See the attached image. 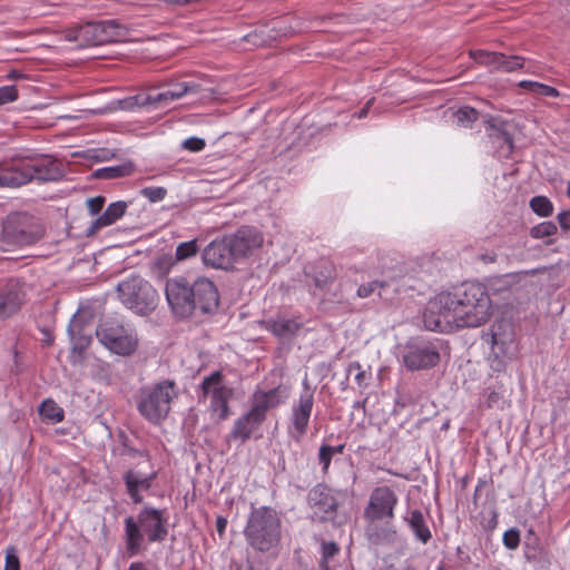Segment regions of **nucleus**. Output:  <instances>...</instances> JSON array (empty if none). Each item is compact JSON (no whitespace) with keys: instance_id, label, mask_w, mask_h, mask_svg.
I'll list each match as a JSON object with an SVG mask.
<instances>
[{"instance_id":"2f4dec72","label":"nucleus","mask_w":570,"mask_h":570,"mask_svg":"<svg viewBox=\"0 0 570 570\" xmlns=\"http://www.w3.org/2000/svg\"><path fill=\"white\" fill-rule=\"evenodd\" d=\"M132 166L130 164H124L118 166L105 167L96 170L95 176L102 179H112L118 177H125L130 175Z\"/></svg>"},{"instance_id":"7c9ffc66","label":"nucleus","mask_w":570,"mask_h":570,"mask_svg":"<svg viewBox=\"0 0 570 570\" xmlns=\"http://www.w3.org/2000/svg\"><path fill=\"white\" fill-rule=\"evenodd\" d=\"M40 415L51 423H59L65 417V412L53 400H45L39 407Z\"/></svg>"},{"instance_id":"3c124183","label":"nucleus","mask_w":570,"mask_h":570,"mask_svg":"<svg viewBox=\"0 0 570 570\" xmlns=\"http://www.w3.org/2000/svg\"><path fill=\"white\" fill-rule=\"evenodd\" d=\"M385 259H386L385 257L380 258L379 269H380L381 274L386 276L389 279H393V278L397 277L400 274L396 272L395 266L389 265L385 262Z\"/></svg>"},{"instance_id":"b1692460","label":"nucleus","mask_w":570,"mask_h":570,"mask_svg":"<svg viewBox=\"0 0 570 570\" xmlns=\"http://www.w3.org/2000/svg\"><path fill=\"white\" fill-rule=\"evenodd\" d=\"M127 206V203L121 200L109 204L106 210L91 223L87 229V236H92L99 229L117 222L126 213Z\"/></svg>"},{"instance_id":"cd10ccee","label":"nucleus","mask_w":570,"mask_h":570,"mask_svg":"<svg viewBox=\"0 0 570 570\" xmlns=\"http://www.w3.org/2000/svg\"><path fill=\"white\" fill-rule=\"evenodd\" d=\"M491 332V344L493 350L498 348L500 353H507L508 345L513 342L511 325L505 322L494 323Z\"/></svg>"},{"instance_id":"20e7f679","label":"nucleus","mask_w":570,"mask_h":570,"mask_svg":"<svg viewBox=\"0 0 570 570\" xmlns=\"http://www.w3.org/2000/svg\"><path fill=\"white\" fill-rule=\"evenodd\" d=\"M455 304L459 327H476L484 324L491 315V299L485 286L466 283L462 289L452 294Z\"/></svg>"},{"instance_id":"69168bd1","label":"nucleus","mask_w":570,"mask_h":570,"mask_svg":"<svg viewBox=\"0 0 570 570\" xmlns=\"http://www.w3.org/2000/svg\"><path fill=\"white\" fill-rule=\"evenodd\" d=\"M498 399V394L492 392L490 395H489V401L490 402H494L495 400Z\"/></svg>"},{"instance_id":"4be33fe9","label":"nucleus","mask_w":570,"mask_h":570,"mask_svg":"<svg viewBox=\"0 0 570 570\" xmlns=\"http://www.w3.org/2000/svg\"><path fill=\"white\" fill-rule=\"evenodd\" d=\"M282 403L281 393L278 389H272L269 391L255 392L250 400V409L259 414L265 421L267 412L275 409Z\"/></svg>"},{"instance_id":"ddd939ff","label":"nucleus","mask_w":570,"mask_h":570,"mask_svg":"<svg viewBox=\"0 0 570 570\" xmlns=\"http://www.w3.org/2000/svg\"><path fill=\"white\" fill-rule=\"evenodd\" d=\"M200 397H209V409L219 421L230 415L228 402L234 395V389L225 384L222 371H215L205 376L199 385Z\"/></svg>"},{"instance_id":"4c0bfd02","label":"nucleus","mask_w":570,"mask_h":570,"mask_svg":"<svg viewBox=\"0 0 570 570\" xmlns=\"http://www.w3.org/2000/svg\"><path fill=\"white\" fill-rule=\"evenodd\" d=\"M520 86L522 88H527L530 91L535 92L541 96H546V97H558L559 96V91L556 88L550 87L548 85L540 83V82L521 81Z\"/></svg>"},{"instance_id":"0e129e2a","label":"nucleus","mask_w":570,"mask_h":570,"mask_svg":"<svg viewBox=\"0 0 570 570\" xmlns=\"http://www.w3.org/2000/svg\"><path fill=\"white\" fill-rule=\"evenodd\" d=\"M315 283H316V286L322 287L326 283V279H321L317 277L315 279Z\"/></svg>"},{"instance_id":"e2e57ef3","label":"nucleus","mask_w":570,"mask_h":570,"mask_svg":"<svg viewBox=\"0 0 570 570\" xmlns=\"http://www.w3.org/2000/svg\"><path fill=\"white\" fill-rule=\"evenodd\" d=\"M8 77H9L10 79H18V78H21V77H22V75H21L20 72H18V71L13 70V71H11V72L8 75Z\"/></svg>"},{"instance_id":"8fccbe9b","label":"nucleus","mask_w":570,"mask_h":570,"mask_svg":"<svg viewBox=\"0 0 570 570\" xmlns=\"http://www.w3.org/2000/svg\"><path fill=\"white\" fill-rule=\"evenodd\" d=\"M205 146V140L198 137H190L183 141V147L193 153L202 151Z\"/></svg>"},{"instance_id":"09e8293b","label":"nucleus","mask_w":570,"mask_h":570,"mask_svg":"<svg viewBox=\"0 0 570 570\" xmlns=\"http://www.w3.org/2000/svg\"><path fill=\"white\" fill-rule=\"evenodd\" d=\"M348 373L352 374V373H355L354 375V379L356 381V383L358 384V386H365L367 385V375H366V372L362 368V366L360 365V363H352L350 364L348 366Z\"/></svg>"},{"instance_id":"6ab92c4d","label":"nucleus","mask_w":570,"mask_h":570,"mask_svg":"<svg viewBox=\"0 0 570 570\" xmlns=\"http://www.w3.org/2000/svg\"><path fill=\"white\" fill-rule=\"evenodd\" d=\"M206 266L219 269H229L236 263L230 244L225 236L210 242L202 253Z\"/></svg>"},{"instance_id":"c03bdc74","label":"nucleus","mask_w":570,"mask_h":570,"mask_svg":"<svg viewBox=\"0 0 570 570\" xmlns=\"http://www.w3.org/2000/svg\"><path fill=\"white\" fill-rule=\"evenodd\" d=\"M333 456L334 455L330 451V445H327V444L321 445V448L318 450V461L322 464L323 473H327Z\"/></svg>"},{"instance_id":"de8ad7c7","label":"nucleus","mask_w":570,"mask_h":570,"mask_svg":"<svg viewBox=\"0 0 570 570\" xmlns=\"http://www.w3.org/2000/svg\"><path fill=\"white\" fill-rule=\"evenodd\" d=\"M106 203V198L104 196H96L88 198L86 200L87 208L90 215L95 216L99 214Z\"/></svg>"},{"instance_id":"680f3d73","label":"nucleus","mask_w":570,"mask_h":570,"mask_svg":"<svg viewBox=\"0 0 570 570\" xmlns=\"http://www.w3.org/2000/svg\"><path fill=\"white\" fill-rule=\"evenodd\" d=\"M164 2L166 3H169V4H187L188 3V0H164Z\"/></svg>"},{"instance_id":"49530a36","label":"nucleus","mask_w":570,"mask_h":570,"mask_svg":"<svg viewBox=\"0 0 570 570\" xmlns=\"http://www.w3.org/2000/svg\"><path fill=\"white\" fill-rule=\"evenodd\" d=\"M18 99V90L16 86L0 87V106L16 101Z\"/></svg>"},{"instance_id":"39448f33","label":"nucleus","mask_w":570,"mask_h":570,"mask_svg":"<svg viewBox=\"0 0 570 570\" xmlns=\"http://www.w3.org/2000/svg\"><path fill=\"white\" fill-rule=\"evenodd\" d=\"M244 534L254 549L271 550L281 539V520L276 511L267 507L254 509L248 517Z\"/></svg>"},{"instance_id":"7ed1b4c3","label":"nucleus","mask_w":570,"mask_h":570,"mask_svg":"<svg viewBox=\"0 0 570 570\" xmlns=\"http://www.w3.org/2000/svg\"><path fill=\"white\" fill-rule=\"evenodd\" d=\"M125 544L129 557L146 549V543L163 542L168 535V514L166 510L153 507L142 508L136 517L125 519Z\"/></svg>"},{"instance_id":"6e6d98bb","label":"nucleus","mask_w":570,"mask_h":570,"mask_svg":"<svg viewBox=\"0 0 570 570\" xmlns=\"http://www.w3.org/2000/svg\"><path fill=\"white\" fill-rule=\"evenodd\" d=\"M227 525V520L224 517H218L216 520L217 532L223 535Z\"/></svg>"},{"instance_id":"0eeeda50","label":"nucleus","mask_w":570,"mask_h":570,"mask_svg":"<svg viewBox=\"0 0 570 570\" xmlns=\"http://www.w3.org/2000/svg\"><path fill=\"white\" fill-rule=\"evenodd\" d=\"M338 493L324 483H317L308 491L306 503L313 522H330L334 527H340L346 521V518L338 513Z\"/></svg>"},{"instance_id":"58836bf2","label":"nucleus","mask_w":570,"mask_h":570,"mask_svg":"<svg viewBox=\"0 0 570 570\" xmlns=\"http://www.w3.org/2000/svg\"><path fill=\"white\" fill-rule=\"evenodd\" d=\"M389 285L387 279H374L372 282L362 284L356 291V295L360 298L370 297L376 289L384 288Z\"/></svg>"},{"instance_id":"a19ab883","label":"nucleus","mask_w":570,"mask_h":570,"mask_svg":"<svg viewBox=\"0 0 570 570\" xmlns=\"http://www.w3.org/2000/svg\"><path fill=\"white\" fill-rule=\"evenodd\" d=\"M478 115L474 108L463 107L455 112V118L460 125L468 127L478 119Z\"/></svg>"},{"instance_id":"f3484780","label":"nucleus","mask_w":570,"mask_h":570,"mask_svg":"<svg viewBox=\"0 0 570 570\" xmlns=\"http://www.w3.org/2000/svg\"><path fill=\"white\" fill-rule=\"evenodd\" d=\"M485 132L494 156L509 158L513 151V139L507 130V122L499 118L490 117L485 121Z\"/></svg>"},{"instance_id":"412c9836","label":"nucleus","mask_w":570,"mask_h":570,"mask_svg":"<svg viewBox=\"0 0 570 570\" xmlns=\"http://www.w3.org/2000/svg\"><path fill=\"white\" fill-rule=\"evenodd\" d=\"M24 299L22 288L17 284H8L0 291V320L17 313Z\"/></svg>"},{"instance_id":"864d4df0","label":"nucleus","mask_w":570,"mask_h":570,"mask_svg":"<svg viewBox=\"0 0 570 570\" xmlns=\"http://www.w3.org/2000/svg\"><path fill=\"white\" fill-rule=\"evenodd\" d=\"M557 219L562 230H570V209L560 212Z\"/></svg>"},{"instance_id":"72a5a7b5","label":"nucleus","mask_w":570,"mask_h":570,"mask_svg":"<svg viewBox=\"0 0 570 570\" xmlns=\"http://www.w3.org/2000/svg\"><path fill=\"white\" fill-rule=\"evenodd\" d=\"M19 181L17 180L14 161L11 165L0 164V188H17Z\"/></svg>"},{"instance_id":"1a4fd4ad","label":"nucleus","mask_w":570,"mask_h":570,"mask_svg":"<svg viewBox=\"0 0 570 570\" xmlns=\"http://www.w3.org/2000/svg\"><path fill=\"white\" fill-rule=\"evenodd\" d=\"M96 336L107 350L121 356L132 354L138 345L136 332L116 320L102 321L96 328Z\"/></svg>"},{"instance_id":"f704fd0d","label":"nucleus","mask_w":570,"mask_h":570,"mask_svg":"<svg viewBox=\"0 0 570 570\" xmlns=\"http://www.w3.org/2000/svg\"><path fill=\"white\" fill-rule=\"evenodd\" d=\"M199 250L197 239L178 244L175 252V261L183 262L194 257Z\"/></svg>"},{"instance_id":"c9c22d12","label":"nucleus","mask_w":570,"mask_h":570,"mask_svg":"<svg viewBox=\"0 0 570 570\" xmlns=\"http://www.w3.org/2000/svg\"><path fill=\"white\" fill-rule=\"evenodd\" d=\"M558 227L553 222H542L530 229V236L535 239H542L556 235Z\"/></svg>"},{"instance_id":"4468645a","label":"nucleus","mask_w":570,"mask_h":570,"mask_svg":"<svg viewBox=\"0 0 570 570\" xmlns=\"http://www.w3.org/2000/svg\"><path fill=\"white\" fill-rule=\"evenodd\" d=\"M42 236L40 226L24 214L10 216L2 227V237L9 244L26 246L33 244Z\"/></svg>"},{"instance_id":"a878e982","label":"nucleus","mask_w":570,"mask_h":570,"mask_svg":"<svg viewBox=\"0 0 570 570\" xmlns=\"http://www.w3.org/2000/svg\"><path fill=\"white\" fill-rule=\"evenodd\" d=\"M154 478L155 474H150L149 476H141L139 473L131 470L125 473L124 481L127 487V492L135 503L142 502L140 491L149 490Z\"/></svg>"},{"instance_id":"ea45409f","label":"nucleus","mask_w":570,"mask_h":570,"mask_svg":"<svg viewBox=\"0 0 570 570\" xmlns=\"http://www.w3.org/2000/svg\"><path fill=\"white\" fill-rule=\"evenodd\" d=\"M502 60H498L497 66V69H500L502 71L511 72L522 68L523 66V59L521 57H507L505 55L502 53Z\"/></svg>"},{"instance_id":"9b49d317","label":"nucleus","mask_w":570,"mask_h":570,"mask_svg":"<svg viewBox=\"0 0 570 570\" xmlns=\"http://www.w3.org/2000/svg\"><path fill=\"white\" fill-rule=\"evenodd\" d=\"M127 36V28L117 20L87 22L75 30L71 39L82 47L100 46L121 41Z\"/></svg>"},{"instance_id":"dca6fc26","label":"nucleus","mask_w":570,"mask_h":570,"mask_svg":"<svg viewBox=\"0 0 570 570\" xmlns=\"http://www.w3.org/2000/svg\"><path fill=\"white\" fill-rule=\"evenodd\" d=\"M314 405V393L305 384L301 392L298 401L294 403L291 415L289 435L295 441H299L306 433Z\"/></svg>"},{"instance_id":"a211bd4d","label":"nucleus","mask_w":570,"mask_h":570,"mask_svg":"<svg viewBox=\"0 0 570 570\" xmlns=\"http://www.w3.org/2000/svg\"><path fill=\"white\" fill-rule=\"evenodd\" d=\"M233 254L238 262L249 256L255 249L259 248L264 242L263 234L250 226H243L233 234L226 235Z\"/></svg>"},{"instance_id":"603ef678","label":"nucleus","mask_w":570,"mask_h":570,"mask_svg":"<svg viewBox=\"0 0 570 570\" xmlns=\"http://www.w3.org/2000/svg\"><path fill=\"white\" fill-rule=\"evenodd\" d=\"M244 40L256 47L265 46L267 42V40L263 37L262 32L258 31H254L246 35L244 37Z\"/></svg>"},{"instance_id":"5701e85b","label":"nucleus","mask_w":570,"mask_h":570,"mask_svg":"<svg viewBox=\"0 0 570 570\" xmlns=\"http://www.w3.org/2000/svg\"><path fill=\"white\" fill-rule=\"evenodd\" d=\"M200 86L195 82H179L171 86L169 89L151 95L153 106L164 107L174 100L180 99L186 94H197Z\"/></svg>"},{"instance_id":"6e6552de","label":"nucleus","mask_w":570,"mask_h":570,"mask_svg":"<svg viewBox=\"0 0 570 570\" xmlns=\"http://www.w3.org/2000/svg\"><path fill=\"white\" fill-rule=\"evenodd\" d=\"M173 382L164 381L153 387L142 389L137 401L139 413L153 423L164 420L170 411V402L176 395Z\"/></svg>"},{"instance_id":"c756f323","label":"nucleus","mask_w":570,"mask_h":570,"mask_svg":"<svg viewBox=\"0 0 570 570\" xmlns=\"http://www.w3.org/2000/svg\"><path fill=\"white\" fill-rule=\"evenodd\" d=\"M114 104L116 105L115 108L131 111L136 108L153 106V97L151 94H138L124 99H118Z\"/></svg>"},{"instance_id":"37998d69","label":"nucleus","mask_w":570,"mask_h":570,"mask_svg":"<svg viewBox=\"0 0 570 570\" xmlns=\"http://www.w3.org/2000/svg\"><path fill=\"white\" fill-rule=\"evenodd\" d=\"M140 193L151 203H157L165 198L167 190L164 187H145L140 190Z\"/></svg>"},{"instance_id":"9d476101","label":"nucleus","mask_w":570,"mask_h":570,"mask_svg":"<svg viewBox=\"0 0 570 570\" xmlns=\"http://www.w3.org/2000/svg\"><path fill=\"white\" fill-rule=\"evenodd\" d=\"M426 330L433 332H452L459 327L455 304L451 293H441L430 299L423 314Z\"/></svg>"},{"instance_id":"c85d7f7f","label":"nucleus","mask_w":570,"mask_h":570,"mask_svg":"<svg viewBox=\"0 0 570 570\" xmlns=\"http://www.w3.org/2000/svg\"><path fill=\"white\" fill-rule=\"evenodd\" d=\"M68 334L72 341L73 352L81 353L91 342V334L86 333L85 325L76 318V315L68 325Z\"/></svg>"},{"instance_id":"79ce46f5","label":"nucleus","mask_w":570,"mask_h":570,"mask_svg":"<svg viewBox=\"0 0 570 570\" xmlns=\"http://www.w3.org/2000/svg\"><path fill=\"white\" fill-rule=\"evenodd\" d=\"M503 544L509 550H515L520 544V531L518 529H509L503 533Z\"/></svg>"},{"instance_id":"4d7b16f0","label":"nucleus","mask_w":570,"mask_h":570,"mask_svg":"<svg viewBox=\"0 0 570 570\" xmlns=\"http://www.w3.org/2000/svg\"><path fill=\"white\" fill-rule=\"evenodd\" d=\"M128 570H150L145 563L142 562H132Z\"/></svg>"},{"instance_id":"774afa93","label":"nucleus","mask_w":570,"mask_h":570,"mask_svg":"<svg viewBox=\"0 0 570 570\" xmlns=\"http://www.w3.org/2000/svg\"><path fill=\"white\" fill-rule=\"evenodd\" d=\"M567 195L570 198V181L568 183V186H567Z\"/></svg>"},{"instance_id":"393cba45","label":"nucleus","mask_w":570,"mask_h":570,"mask_svg":"<svg viewBox=\"0 0 570 570\" xmlns=\"http://www.w3.org/2000/svg\"><path fill=\"white\" fill-rule=\"evenodd\" d=\"M403 520L417 541L426 544L431 540L432 533L421 510L415 509L407 511Z\"/></svg>"},{"instance_id":"338daca9","label":"nucleus","mask_w":570,"mask_h":570,"mask_svg":"<svg viewBox=\"0 0 570 570\" xmlns=\"http://www.w3.org/2000/svg\"><path fill=\"white\" fill-rule=\"evenodd\" d=\"M45 342H46L48 345H50V344H52L53 338H52L50 335H48V337H46Z\"/></svg>"},{"instance_id":"f8f14e48","label":"nucleus","mask_w":570,"mask_h":570,"mask_svg":"<svg viewBox=\"0 0 570 570\" xmlns=\"http://www.w3.org/2000/svg\"><path fill=\"white\" fill-rule=\"evenodd\" d=\"M19 187L32 179L42 181L56 180L61 176L59 164L48 156L21 157L14 160Z\"/></svg>"},{"instance_id":"423d86ee","label":"nucleus","mask_w":570,"mask_h":570,"mask_svg":"<svg viewBox=\"0 0 570 570\" xmlns=\"http://www.w3.org/2000/svg\"><path fill=\"white\" fill-rule=\"evenodd\" d=\"M120 302L138 315H148L158 305L159 295L154 286L139 275H131L117 285Z\"/></svg>"},{"instance_id":"052dcab7","label":"nucleus","mask_w":570,"mask_h":570,"mask_svg":"<svg viewBox=\"0 0 570 570\" xmlns=\"http://www.w3.org/2000/svg\"><path fill=\"white\" fill-rule=\"evenodd\" d=\"M344 449H345V444H340L337 446L330 445V451L332 452L333 455L342 454L344 452Z\"/></svg>"},{"instance_id":"13d9d810","label":"nucleus","mask_w":570,"mask_h":570,"mask_svg":"<svg viewBox=\"0 0 570 570\" xmlns=\"http://www.w3.org/2000/svg\"><path fill=\"white\" fill-rule=\"evenodd\" d=\"M372 102H373V99L368 100V101L366 102V105H365V106L360 110V112H358V115H357V117H358L360 119H362V118L366 117V115H367V112H368V109H370V106L372 105Z\"/></svg>"},{"instance_id":"2eb2a0df","label":"nucleus","mask_w":570,"mask_h":570,"mask_svg":"<svg viewBox=\"0 0 570 570\" xmlns=\"http://www.w3.org/2000/svg\"><path fill=\"white\" fill-rule=\"evenodd\" d=\"M439 347L433 342L423 338H415L404 348L403 362L411 371L433 367L439 363Z\"/></svg>"},{"instance_id":"5fc2aeb1","label":"nucleus","mask_w":570,"mask_h":570,"mask_svg":"<svg viewBox=\"0 0 570 570\" xmlns=\"http://www.w3.org/2000/svg\"><path fill=\"white\" fill-rule=\"evenodd\" d=\"M19 569H20L19 558L14 553L8 552L6 556L4 570H19Z\"/></svg>"},{"instance_id":"bb28decb","label":"nucleus","mask_w":570,"mask_h":570,"mask_svg":"<svg viewBox=\"0 0 570 570\" xmlns=\"http://www.w3.org/2000/svg\"><path fill=\"white\" fill-rule=\"evenodd\" d=\"M301 326L294 318L277 317L266 321V328L281 340L293 338Z\"/></svg>"},{"instance_id":"a18cd8bd","label":"nucleus","mask_w":570,"mask_h":570,"mask_svg":"<svg viewBox=\"0 0 570 570\" xmlns=\"http://www.w3.org/2000/svg\"><path fill=\"white\" fill-rule=\"evenodd\" d=\"M340 552V547L334 541H323L322 542V560L323 562H327L330 559L335 557Z\"/></svg>"},{"instance_id":"473e14b6","label":"nucleus","mask_w":570,"mask_h":570,"mask_svg":"<svg viewBox=\"0 0 570 570\" xmlns=\"http://www.w3.org/2000/svg\"><path fill=\"white\" fill-rule=\"evenodd\" d=\"M530 208L540 217H550L553 214V204L546 196H534L530 199Z\"/></svg>"},{"instance_id":"e433bc0d","label":"nucleus","mask_w":570,"mask_h":570,"mask_svg":"<svg viewBox=\"0 0 570 570\" xmlns=\"http://www.w3.org/2000/svg\"><path fill=\"white\" fill-rule=\"evenodd\" d=\"M471 58L478 62L497 68L498 60H502V53L475 50L470 52Z\"/></svg>"},{"instance_id":"bf43d9fd","label":"nucleus","mask_w":570,"mask_h":570,"mask_svg":"<svg viewBox=\"0 0 570 570\" xmlns=\"http://www.w3.org/2000/svg\"><path fill=\"white\" fill-rule=\"evenodd\" d=\"M498 524V513L495 511L492 512V517L488 522V528L493 530Z\"/></svg>"},{"instance_id":"f03ea898","label":"nucleus","mask_w":570,"mask_h":570,"mask_svg":"<svg viewBox=\"0 0 570 570\" xmlns=\"http://www.w3.org/2000/svg\"><path fill=\"white\" fill-rule=\"evenodd\" d=\"M399 497L389 485L375 487L363 511L366 521L365 534L374 544H391L396 540V528L393 523Z\"/></svg>"},{"instance_id":"aec40b11","label":"nucleus","mask_w":570,"mask_h":570,"mask_svg":"<svg viewBox=\"0 0 570 570\" xmlns=\"http://www.w3.org/2000/svg\"><path fill=\"white\" fill-rule=\"evenodd\" d=\"M263 423L264 420L259 414L255 413L250 409L234 422L233 429L229 433V439L245 443L256 431L259 430Z\"/></svg>"},{"instance_id":"f257e3e1","label":"nucleus","mask_w":570,"mask_h":570,"mask_svg":"<svg viewBox=\"0 0 570 570\" xmlns=\"http://www.w3.org/2000/svg\"><path fill=\"white\" fill-rule=\"evenodd\" d=\"M165 292L173 313L181 318L189 317L195 312L214 313L219 304L218 291L207 277L169 278Z\"/></svg>"}]
</instances>
